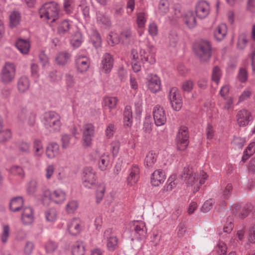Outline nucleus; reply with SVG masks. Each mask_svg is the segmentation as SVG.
Masks as SVG:
<instances>
[{
	"label": "nucleus",
	"mask_w": 255,
	"mask_h": 255,
	"mask_svg": "<svg viewBox=\"0 0 255 255\" xmlns=\"http://www.w3.org/2000/svg\"><path fill=\"white\" fill-rule=\"evenodd\" d=\"M21 221L23 224L29 225L34 221V211L31 207H26L23 208L21 216Z\"/></svg>",
	"instance_id": "nucleus-19"
},
{
	"label": "nucleus",
	"mask_w": 255,
	"mask_h": 255,
	"mask_svg": "<svg viewBox=\"0 0 255 255\" xmlns=\"http://www.w3.org/2000/svg\"><path fill=\"white\" fill-rule=\"evenodd\" d=\"M104 237L107 240V246L109 251H114L118 245V239L112 235V230L108 229L104 233Z\"/></svg>",
	"instance_id": "nucleus-18"
},
{
	"label": "nucleus",
	"mask_w": 255,
	"mask_h": 255,
	"mask_svg": "<svg viewBox=\"0 0 255 255\" xmlns=\"http://www.w3.org/2000/svg\"><path fill=\"white\" fill-rule=\"evenodd\" d=\"M82 42L83 38L80 33H76L70 40L71 44L76 48L79 47Z\"/></svg>",
	"instance_id": "nucleus-47"
},
{
	"label": "nucleus",
	"mask_w": 255,
	"mask_h": 255,
	"mask_svg": "<svg viewBox=\"0 0 255 255\" xmlns=\"http://www.w3.org/2000/svg\"><path fill=\"white\" fill-rule=\"evenodd\" d=\"M214 203V202L212 199L207 200L203 204L201 209V211L204 213L209 212L212 208Z\"/></svg>",
	"instance_id": "nucleus-60"
},
{
	"label": "nucleus",
	"mask_w": 255,
	"mask_h": 255,
	"mask_svg": "<svg viewBox=\"0 0 255 255\" xmlns=\"http://www.w3.org/2000/svg\"><path fill=\"white\" fill-rule=\"evenodd\" d=\"M153 116L155 124L156 126H161L166 122L165 111L160 106L156 105L153 109Z\"/></svg>",
	"instance_id": "nucleus-12"
},
{
	"label": "nucleus",
	"mask_w": 255,
	"mask_h": 255,
	"mask_svg": "<svg viewBox=\"0 0 255 255\" xmlns=\"http://www.w3.org/2000/svg\"><path fill=\"white\" fill-rule=\"evenodd\" d=\"M128 171L127 182L128 185L132 186L135 184L139 179V169L137 165H133Z\"/></svg>",
	"instance_id": "nucleus-22"
},
{
	"label": "nucleus",
	"mask_w": 255,
	"mask_h": 255,
	"mask_svg": "<svg viewBox=\"0 0 255 255\" xmlns=\"http://www.w3.org/2000/svg\"><path fill=\"white\" fill-rule=\"evenodd\" d=\"M158 11L160 15H164L169 10V2L168 0H160L158 3Z\"/></svg>",
	"instance_id": "nucleus-40"
},
{
	"label": "nucleus",
	"mask_w": 255,
	"mask_h": 255,
	"mask_svg": "<svg viewBox=\"0 0 255 255\" xmlns=\"http://www.w3.org/2000/svg\"><path fill=\"white\" fill-rule=\"evenodd\" d=\"M71 58V55L66 52H61L58 54L56 57V62L60 65H65Z\"/></svg>",
	"instance_id": "nucleus-38"
},
{
	"label": "nucleus",
	"mask_w": 255,
	"mask_h": 255,
	"mask_svg": "<svg viewBox=\"0 0 255 255\" xmlns=\"http://www.w3.org/2000/svg\"><path fill=\"white\" fill-rule=\"evenodd\" d=\"M23 205V199L21 197H16L11 199L9 204L10 210L14 212L18 211Z\"/></svg>",
	"instance_id": "nucleus-32"
},
{
	"label": "nucleus",
	"mask_w": 255,
	"mask_h": 255,
	"mask_svg": "<svg viewBox=\"0 0 255 255\" xmlns=\"http://www.w3.org/2000/svg\"><path fill=\"white\" fill-rule=\"evenodd\" d=\"M11 136V133L9 129L0 131V142H3L9 139Z\"/></svg>",
	"instance_id": "nucleus-62"
},
{
	"label": "nucleus",
	"mask_w": 255,
	"mask_h": 255,
	"mask_svg": "<svg viewBox=\"0 0 255 255\" xmlns=\"http://www.w3.org/2000/svg\"><path fill=\"white\" fill-rule=\"evenodd\" d=\"M85 252V246L82 242H76L71 247L72 255H84Z\"/></svg>",
	"instance_id": "nucleus-35"
},
{
	"label": "nucleus",
	"mask_w": 255,
	"mask_h": 255,
	"mask_svg": "<svg viewBox=\"0 0 255 255\" xmlns=\"http://www.w3.org/2000/svg\"><path fill=\"white\" fill-rule=\"evenodd\" d=\"M216 255H227V247L222 241H219L214 248Z\"/></svg>",
	"instance_id": "nucleus-42"
},
{
	"label": "nucleus",
	"mask_w": 255,
	"mask_h": 255,
	"mask_svg": "<svg viewBox=\"0 0 255 255\" xmlns=\"http://www.w3.org/2000/svg\"><path fill=\"white\" fill-rule=\"evenodd\" d=\"M155 51L153 47L151 46L148 49V52L141 49L140 51V59L143 62H146L150 64H153L155 63Z\"/></svg>",
	"instance_id": "nucleus-20"
},
{
	"label": "nucleus",
	"mask_w": 255,
	"mask_h": 255,
	"mask_svg": "<svg viewBox=\"0 0 255 255\" xmlns=\"http://www.w3.org/2000/svg\"><path fill=\"white\" fill-rule=\"evenodd\" d=\"M227 25L224 23H221L214 29V36L217 40L221 41L225 38L227 34Z\"/></svg>",
	"instance_id": "nucleus-27"
},
{
	"label": "nucleus",
	"mask_w": 255,
	"mask_h": 255,
	"mask_svg": "<svg viewBox=\"0 0 255 255\" xmlns=\"http://www.w3.org/2000/svg\"><path fill=\"white\" fill-rule=\"evenodd\" d=\"M18 119L21 122L33 126L35 124V116L25 109L20 110L17 115Z\"/></svg>",
	"instance_id": "nucleus-16"
},
{
	"label": "nucleus",
	"mask_w": 255,
	"mask_h": 255,
	"mask_svg": "<svg viewBox=\"0 0 255 255\" xmlns=\"http://www.w3.org/2000/svg\"><path fill=\"white\" fill-rule=\"evenodd\" d=\"M61 117L57 113L49 111L45 113L43 115L42 122L46 129L51 132H56L60 131L62 123Z\"/></svg>",
	"instance_id": "nucleus-3"
},
{
	"label": "nucleus",
	"mask_w": 255,
	"mask_h": 255,
	"mask_svg": "<svg viewBox=\"0 0 255 255\" xmlns=\"http://www.w3.org/2000/svg\"><path fill=\"white\" fill-rule=\"evenodd\" d=\"M16 71V65L14 63L11 62L5 63L0 73L1 81L4 84L12 83L15 78Z\"/></svg>",
	"instance_id": "nucleus-5"
},
{
	"label": "nucleus",
	"mask_w": 255,
	"mask_h": 255,
	"mask_svg": "<svg viewBox=\"0 0 255 255\" xmlns=\"http://www.w3.org/2000/svg\"><path fill=\"white\" fill-rule=\"evenodd\" d=\"M182 16L181 6L178 3L175 4L170 12L168 18L171 21H176Z\"/></svg>",
	"instance_id": "nucleus-34"
},
{
	"label": "nucleus",
	"mask_w": 255,
	"mask_h": 255,
	"mask_svg": "<svg viewBox=\"0 0 255 255\" xmlns=\"http://www.w3.org/2000/svg\"><path fill=\"white\" fill-rule=\"evenodd\" d=\"M114 64V58L112 55L106 53L102 57L100 68L101 71L105 74H108L112 71Z\"/></svg>",
	"instance_id": "nucleus-13"
},
{
	"label": "nucleus",
	"mask_w": 255,
	"mask_h": 255,
	"mask_svg": "<svg viewBox=\"0 0 255 255\" xmlns=\"http://www.w3.org/2000/svg\"><path fill=\"white\" fill-rule=\"evenodd\" d=\"M91 60L88 53L84 50L79 51L75 57V66L78 73L83 74L90 67Z\"/></svg>",
	"instance_id": "nucleus-4"
},
{
	"label": "nucleus",
	"mask_w": 255,
	"mask_h": 255,
	"mask_svg": "<svg viewBox=\"0 0 255 255\" xmlns=\"http://www.w3.org/2000/svg\"><path fill=\"white\" fill-rule=\"evenodd\" d=\"M55 171L54 166L52 164H48L45 169V176L47 180H50L54 174Z\"/></svg>",
	"instance_id": "nucleus-52"
},
{
	"label": "nucleus",
	"mask_w": 255,
	"mask_h": 255,
	"mask_svg": "<svg viewBox=\"0 0 255 255\" xmlns=\"http://www.w3.org/2000/svg\"><path fill=\"white\" fill-rule=\"evenodd\" d=\"M9 25L11 27L16 26L20 21V13L17 11H13L9 15Z\"/></svg>",
	"instance_id": "nucleus-43"
},
{
	"label": "nucleus",
	"mask_w": 255,
	"mask_h": 255,
	"mask_svg": "<svg viewBox=\"0 0 255 255\" xmlns=\"http://www.w3.org/2000/svg\"><path fill=\"white\" fill-rule=\"evenodd\" d=\"M59 153V146L56 143L49 144L46 149V155L49 159H53Z\"/></svg>",
	"instance_id": "nucleus-29"
},
{
	"label": "nucleus",
	"mask_w": 255,
	"mask_h": 255,
	"mask_svg": "<svg viewBox=\"0 0 255 255\" xmlns=\"http://www.w3.org/2000/svg\"><path fill=\"white\" fill-rule=\"evenodd\" d=\"M183 20L186 25L190 28H193L196 24L194 13L192 11H187L184 15Z\"/></svg>",
	"instance_id": "nucleus-33"
},
{
	"label": "nucleus",
	"mask_w": 255,
	"mask_h": 255,
	"mask_svg": "<svg viewBox=\"0 0 255 255\" xmlns=\"http://www.w3.org/2000/svg\"><path fill=\"white\" fill-rule=\"evenodd\" d=\"M133 228L135 233L139 236H144L146 233L145 224L142 221H134Z\"/></svg>",
	"instance_id": "nucleus-37"
},
{
	"label": "nucleus",
	"mask_w": 255,
	"mask_h": 255,
	"mask_svg": "<svg viewBox=\"0 0 255 255\" xmlns=\"http://www.w3.org/2000/svg\"><path fill=\"white\" fill-rule=\"evenodd\" d=\"M67 228L70 234L76 236L83 230L84 224L80 218H74L69 221Z\"/></svg>",
	"instance_id": "nucleus-11"
},
{
	"label": "nucleus",
	"mask_w": 255,
	"mask_h": 255,
	"mask_svg": "<svg viewBox=\"0 0 255 255\" xmlns=\"http://www.w3.org/2000/svg\"><path fill=\"white\" fill-rule=\"evenodd\" d=\"M97 180L96 172L92 167H86L84 168L82 181L83 185L88 189H91L96 185Z\"/></svg>",
	"instance_id": "nucleus-6"
},
{
	"label": "nucleus",
	"mask_w": 255,
	"mask_h": 255,
	"mask_svg": "<svg viewBox=\"0 0 255 255\" xmlns=\"http://www.w3.org/2000/svg\"><path fill=\"white\" fill-rule=\"evenodd\" d=\"M97 21L99 24L109 26L111 24L110 18L104 13L98 11L97 12Z\"/></svg>",
	"instance_id": "nucleus-41"
},
{
	"label": "nucleus",
	"mask_w": 255,
	"mask_h": 255,
	"mask_svg": "<svg viewBox=\"0 0 255 255\" xmlns=\"http://www.w3.org/2000/svg\"><path fill=\"white\" fill-rule=\"evenodd\" d=\"M182 177L188 186H194V192H196L200 186L205 183L208 175L203 171L197 174L192 167L187 166L183 169Z\"/></svg>",
	"instance_id": "nucleus-1"
},
{
	"label": "nucleus",
	"mask_w": 255,
	"mask_h": 255,
	"mask_svg": "<svg viewBox=\"0 0 255 255\" xmlns=\"http://www.w3.org/2000/svg\"><path fill=\"white\" fill-rule=\"evenodd\" d=\"M148 33L152 37L155 36L158 34V27L154 22H151L148 25Z\"/></svg>",
	"instance_id": "nucleus-57"
},
{
	"label": "nucleus",
	"mask_w": 255,
	"mask_h": 255,
	"mask_svg": "<svg viewBox=\"0 0 255 255\" xmlns=\"http://www.w3.org/2000/svg\"><path fill=\"white\" fill-rule=\"evenodd\" d=\"M251 113L247 110L243 109L241 110L237 115V121L240 127L247 125L250 121Z\"/></svg>",
	"instance_id": "nucleus-26"
},
{
	"label": "nucleus",
	"mask_w": 255,
	"mask_h": 255,
	"mask_svg": "<svg viewBox=\"0 0 255 255\" xmlns=\"http://www.w3.org/2000/svg\"><path fill=\"white\" fill-rule=\"evenodd\" d=\"M105 192V186L103 184L100 185L97 190L96 193V202L100 203L103 200Z\"/></svg>",
	"instance_id": "nucleus-51"
},
{
	"label": "nucleus",
	"mask_w": 255,
	"mask_h": 255,
	"mask_svg": "<svg viewBox=\"0 0 255 255\" xmlns=\"http://www.w3.org/2000/svg\"><path fill=\"white\" fill-rule=\"evenodd\" d=\"M222 76V72L218 66L214 67L212 70V80L218 84Z\"/></svg>",
	"instance_id": "nucleus-48"
},
{
	"label": "nucleus",
	"mask_w": 255,
	"mask_h": 255,
	"mask_svg": "<svg viewBox=\"0 0 255 255\" xmlns=\"http://www.w3.org/2000/svg\"><path fill=\"white\" fill-rule=\"evenodd\" d=\"M193 85V82L192 80H186L182 83V89L185 92H189L192 90Z\"/></svg>",
	"instance_id": "nucleus-59"
},
{
	"label": "nucleus",
	"mask_w": 255,
	"mask_h": 255,
	"mask_svg": "<svg viewBox=\"0 0 255 255\" xmlns=\"http://www.w3.org/2000/svg\"><path fill=\"white\" fill-rule=\"evenodd\" d=\"M71 137L67 134H64L61 137V146L62 148L67 149L71 144Z\"/></svg>",
	"instance_id": "nucleus-53"
},
{
	"label": "nucleus",
	"mask_w": 255,
	"mask_h": 255,
	"mask_svg": "<svg viewBox=\"0 0 255 255\" xmlns=\"http://www.w3.org/2000/svg\"><path fill=\"white\" fill-rule=\"evenodd\" d=\"M59 12L60 6L54 1L44 3L39 10L40 18L51 22L59 18Z\"/></svg>",
	"instance_id": "nucleus-2"
},
{
	"label": "nucleus",
	"mask_w": 255,
	"mask_h": 255,
	"mask_svg": "<svg viewBox=\"0 0 255 255\" xmlns=\"http://www.w3.org/2000/svg\"><path fill=\"white\" fill-rule=\"evenodd\" d=\"M30 81L26 76H21L17 80V87L20 93H24L29 88Z\"/></svg>",
	"instance_id": "nucleus-30"
},
{
	"label": "nucleus",
	"mask_w": 255,
	"mask_h": 255,
	"mask_svg": "<svg viewBox=\"0 0 255 255\" xmlns=\"http://www.w3.org/2000/svg\"><path fill=\"white\" fill-rule=\"evenodd\" d=\"M118 101L116 97H106L104 99V105L111 110L116 108Z\"/></svg>",
	"instance_id": "nucleus-45"
},
{
	"label": "nucleus",
	"mask_w": 255,
	"mask_h": 255,
	"mask_svg": "<svg viewBox=\"0 0 255 255\" xmlns=\"http://www.w3.org/2000/svg\"><path fill=\"white\" fill-rule=\"evenodd\" d=\"M9 171L11 174L18 175L21 178H23L24 176V171L20 166L17 165L13 166L10 168Z\"/></svg>",
	"instance_id": "nucleus-54"
},
{
	"label": "nucleus",
	"mask_w": 255,
	"mask_h": 255,
	"mask_svg": "<svg viewBox=\"0 0 255 255\" xmlns=\"http://www.w3.org/2000/svg\"><path fill=\"white\" fill-rule=\"evenodd\" d=\"M178 98H181L179 90L175 87L172 88L169 93V99L170 102L174 101Z\"/></svg>",
	"instance_id": "nucleus-55"
},
{
	"label": "nucleus",
	"mask_w": 255,
	"mask_h": 255,
	"mask_svg": "<svg viewBox=\"0 0 255 255\" xmlns=\"http://www.w3.org/2000/svg\"><path fill=\"white\" fill-rule=\"evenodd\" d=\"M78 208V202L75 200H71L66 204V210L69 214L74 213Z\"/></svg>",
	"instance_id": "nucleus-49"
},
{
	"label": "nucleus",
	"mask_w": 255,
	"mask_h": 255,
	"mask_svg": "<svg viewBox=\"0 0 255 255\" xmlns=\"http://www.w3.org/2000/svg\"><path fill=\"white\" fill-rule=\"evenodd\" d=\"M95 134V128L91 124L84 125L82 129V140L85 146H90L92 144V139Z\"/></svg>",
	"instance_id": "nucleus-10"
},
{
	"label": "nucleus",
	"mask_w": 255,
	"mask_h": 255,
	"mask_svg": "<svg viewBox=\"0 0 255 255\" xmlns=\"http://www.w3.org/2000/svg\"><path fill=\"white\" fill-rule=\"evenodd\" d=\"M10 227L7 224L2 225L1 232L0 235V238L2 243H6L10 235Z\"/></svg>",
	"instance_id": "nucleus-39"
},
{
	"label": "nucleus",
	"mask_w": 255,
	"mask_h": 255,
	"mask_svg": "<svg viewBox=\"0 0 255 255\" xmlns=\"http://www.w3.org/2000/svg\"><path fill=\"white\" fill-rule=\"evenodd\" d=\"M15 45L21 54L24 55L28 54L30 48V43L28 40L19 38L16 41Z\"/></svg>",
	"instance_id": "nucleus-24"
},
{
	"label": "nucleus",
	"mask_w": 255,
	"mask_h": 255,
	"mask_svg": "<svg viewBox=\"0 0 255 255\" xmlns=\"http://www.w3.org/2000/svg\"><path fill=\"white\" fill-rule=\"evenodd\" d=\"M43 196L48 198L51 202L56 204H62L66 199V193L61 188H57L54 190H46Z\"/></svg>",
	"instance_id": "nucleus-7"
},
{
	"label": "nucleus",
	"mask_w": 255,
	"mask_h": 255,
	"mask_svg": "<svg viewBox=\"0 0 255 255\" xmlns=\"http://www.w3.org/2000/svg\"><path fill=\"white\" fill-rule=\"evenodd\" d=\"M146 84L148 89L152 93H156L161 89L160 80L156 75H148Z\"/></svg>",
	"instance_id": "nucleus-14"
},
{
	"label": "nucleus",
	"mask_w": 255,
	"mask_h": 255,
	"mask_svg": "<svg viewBox=\"0 0 255 255\" xmlns=\"http://www.w3.org/2000/svg\"><path fill=\"white\" fill-rule=\"evenodd\" d=\"M98 165L101 171H105L110 169L112 166L110 155L107 153H103L99 155Z\"/></svg>",
	"instance_id": "nucleus-15"
},
{
	"label": "nucleus",
	"mask_w": 255,
	"mask_h": 255,
	"mask_svg": "<svg viewBox=\"0 0 255 255\" xmlns=\"http://www.w3.org/2000/svg\"><path fill=\"white\" fill-rule=\"evenodd\" d=\"M45 217L48 222H54L57 217V213L55 209L50 208L45 212Z\"/></svg>",
	"instance_id": "nucleus-44"
},
{
	"label": "nucleus",
	"mask_w": 255,
	"mask_h": 255,
	"mask_svg": "<svg viewBox=\"0 0 255 255\" xmlns=\"http://www.w3.org/2000/svg\"><path fill=\"white\" fill-rule=\"evenodd\" d=\"M37 189V183L34 181H30L27 187V193L29 195L33 194Z\"/></svg>",
	"instance_id": "nucleus-63"
},
{
	"label": "nucleus",
	"mask_w": 255,
	"mask_h": 255,
	"mask_svg": "<svg viewBox=\"0 0 255 255\" xmlns=\"http://www.w3.org/2000/svg\"><path fill=\"white\" fill-rule=\"evenodd\" d=\"M67 177L66 169L63 167H59L56 172V179L60 182L63 181Z\"/></svg>",
	"instance_id": "nucleus-50"
},
{
	"label": "nucleus",
	"mask_w": 255,
	"mask_h": 255,
	"mask_svg": "<svg viewBox=\"0 0 255 255\" xmlns=\"http://www.w3.org/2000/svg\"><path fill=\"white\" fill-rule=\"evenodd\" d=\"M123 123L125 128H130L133 124V117L131 107L126 106L123 112Z\"/></svg>",
	"instance_id": "nucleus-23"
},
{
	"label": "nucleus",
	"mask_w": 255,
	"mask_h": 255,
	"mask_svg": "<svg viewBox=\"0 0 255 255\" xmlns=\"http://www.w3.org/2000/svg\"><path fill=\"white\" fill-rule=\"evenodd\" d=\"M196 53L201 61H208L211 56V46L210 43L205 40L200 41L196 49Z\"/></svg>",
	"instance_id": "nucleus-9"
},
{
	"label": "nucleus",
	"mask_w": 255,
	"mask_h": 255,
	"mask_svg": "<svg viewBox=\"0 0 255 255\" xmlns=\"http://www.w3.org/2000/svg\"><path fill=\"white\" fill-rule=\"evenodd\" d=\"M166 179L165 172L162 169L155 170L151 176V183L154 186L162 184Z\"/></svg>",
	"instance_id": "nucleus-21"
},
{
	"label": "nucleus",
	"mask_w": 255,
	"mask_h": 255,
	"mask_svg": "<svg viewBox=\"0 0 255 255\" xmlns=\"http://www.w3.org/2000/svg\"><path fill=\"white\" fill-rule=\"evenodd\" d=\"M107 39L108 44L112 46L118 44L120 41L119 39L117 38L116 34L113 32L110 33Z\"/></svg>",
	"instance_id": "nucleus-56"
},
{
	"label": "nucleus",
	"mask_w": 255,
	"mask_h": 255,
	"mask_svg": "<svg viewBox=\"0 0 255 255\" xmlns=\"http://www.w3.org/2000/svg\"><path fill=\"white\" fill-rule=\"evenodd\" d=\"M71 27V24L68 20H64L59 25L57 29L58 33L62 35H66L69 34Z\"/></svg>",
	"instance_id": "nucleus-36"
},
{
	"label": "nucleus",
	"mask_w": 255,
	"mask_h": 255,
	"mask_svg": "<svg viewBox=\"0 0 255 255\" xmlns=\"http://www.w3.org/2000/svg\"><path fill=\"white\" fill-rule=\"evenodd\" d=\"M73 2L74 0H64V8L67 13H70L72 12L74 8Z\"/></svg>",
	"instance_id": "nucleus-61"
},
{
	"label": "nucleus",
	"mask_w": 255,
	"mask_h": 255,
	"mask_svg": "<svg viewBox=\"0 0 255 255\" xmlns=\"http://www.w3.org/2000/svg\"><path fill=\"white\" fill-rule=\"evenodd\" d=\"M34 248V245L33 243L30 241L27 242L23 249L24 255H30L33 252Z\"/></svg>",
	"instance_id": "nucleus-58"
},
{
	"label": "nucleus",
	"mask_w": 255,
	"mask_h": 255,
	"mask_svg": "<svg viewBox=\"0 0 255 255\" xmlns=\"http://www.w3.org/2000/svg\"><path fill=\"white\" fill-rule=\"evenodd\" d=\"M157 154L153 151L147 153L144 159V165L147 168H152L156 162Z\"/></svg>",
	"instance_id": "nucleus-28"
},
{
	"label": "nucleus",
	"mask_w": 255,
	"mask_h": 255,
	"mask_svg": "<svg viewBox=\"0 0 255 255\" xmlns=\"http://www.w3.org/2000/svg\"><path fill=\"white\" fill-rule=\"evenodd\" d=\"M134 38V35L132 33L130 28L124 29L121 33L120 39L124 44H129Z\"/></svg>",
	"instance_id": "nucleus-31"
},
{
	"label": "nucleus",
	"mask_w": 255,
	"mask_h": 255,
	"mask_svg": "<svg viewBox=\"0 0 255 255\" xmlns=\"http://www.w3.org/2000/svg\"><path fill=\"white\" fill-rule=\"evenodd\" d=\"M147 20V14L145 12H139L137 14L136 23L138 28H142L145 26Z\"/></svg>",
	"instance_id": "nucleus-46"
},
{
	"label": "nucleus",
	"mask_w": 255,
	"mask_h": 255,
	"mask_svg": "<svg viewBox=\"0 0 255 255\" xmlns=\"http://www.w3.org/2000/svg\"><path fill=\"white\" fill-rule=\"evenodd\" d=\"M210 11L209 4L206 1H199L196 6V14L201 19L206 18Z\"/></svg>",
	"instance_id": "nucleus-17"
},
{
	"label": "nucleus",
	"mask_w": 255,
	"mask_h": 255,
	"mask_svg": "<svg viewBox=\"0 0 255 255\" xmlns=\"http://www.w3.org/2000/svg\"><path fill=\"white\" fill-rule=\"evenodd\" d=\"M176 144L178 150H184L189 144L188 128L185 126L180 127L176 138Z\"/></svg>",
	"instance_id": "nucleus-8"
},
{
	"label": "nucleus",
	"mask_w": 255,
	"mask_h": 255,
	"mask_svg": "<svg viewBox=\"0 0 255 255\" xmlns=\"http://www.w3.org/2000/svg\"><path fill=\"white\" fill-rule=\"evenodd\" d=\"M232 186L231 184H228L222 191V196L224 199H228L231 194Z\"/></svg>",
	"instance_id": "nucleus-64"
},
{
	"label": "nucleus",
	"mask_w": 255,
	"mask_h": 255,
	"mask_svg": "<svg viewBox=\"0 0 255 255\" xmlns=\"http://www.w3.org/2000/svg\"><path fill=\"white\" fill-rule=\"evenodd\" d=\"M33 154L34 157L37 160H40L44 153V149L42 142L36 139L33 142Z\"/></svg>",
	"instance_id": "nucleus-25"
}]
</instances>
